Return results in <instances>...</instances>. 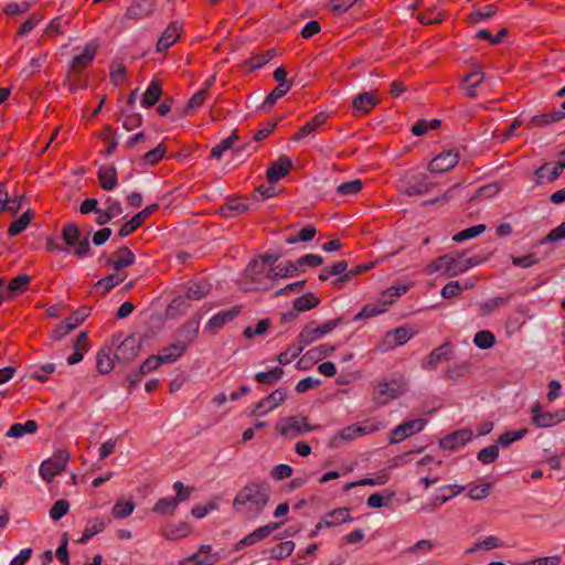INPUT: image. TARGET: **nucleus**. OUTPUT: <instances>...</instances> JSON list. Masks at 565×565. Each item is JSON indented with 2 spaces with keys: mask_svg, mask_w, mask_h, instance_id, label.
<instances>
[{
  "mask_svg": "<svg viewBox=\"0 0 565 565\" xmlns=\"http://www.w3.org/2000/svg\"><path fill=\"white\" fill-rule=\"evenodd\" d=\"M271 495V487L265 480L255 479L248 481L239 489L233 500V510L247 519L258 518Z\"/></svg>",
  "mask_w": 565,
  "mask_h": 565,
  "instance_id": "obj_1",
  "label": "nucleus"
},
{
  "mask_svg": "<svg viewBox=\"0 0 565 565\" xmlns=\"http://www.w3.org/2000/svg\"><path fill=\"white\" fill-rule=\"evenodd\" d=\"M475 258H462L460 254H446L437 257L427 266V273L433 275L440 273L443 276L457 277L476 266Z\"/></svg>",
  "mask_w": 565,
  "mask_h": 565,
  "instance_id": "obj_2",
  "label": "nucleus"
},
{
  "mask_svg": "<svg viewBox=\"0 0 565 565\" xmlns=\"http://www.w3.org/2000/svg\"><path fill=\"white\" fill-rule=\"evenodd\" d=\"M343 322L342 318L328 320L321 326H317L315 321L308 322L299 332L296 343V350L292 358H297L306 347L331 333L337 327Z\"/></svg>",
  "mask_w": 565,
  "mask_h": 565,
  "instance_id": "obj_3",
  "label": "nucleus"
},
{
  "mask_svg": "<svg viewBox=\"0 0 565 565\" xmlns=\"http://www.w3.org/2000/svg\"><path fill=\"white\" fill-rule=\"evenodd\" d=\"M382 428L381 423L351 424L337 431L328 441L329 448H341L358 437L373 434Z\"/></svg>",
  "mask_w": 565,
  "mask_h": 565,
  "instance_id": "obj_4",
  "label": "nucleus"
},
{
  "mask_svg": "<svg viewBox=\"0 0 565 565\" xmlns=\"http://www.w3.org/2000/svg\"><path fill=\"white\" fill-rule=\"evenodd\" d=\"M406 391L402 379H384L377 383L372 393L376 406L382 407L396 399Z\"/></svg>",
  "mask_w": 565,
  "mask_h": 565,
  "instance_id": "obj_5",
  "label": "nucleus"
},
{
  "mask_svg": "<svg viewBox=\"0 0 565 565\" xmlns=\"http://www.w3.org/2000/svg\"><path fill=\"white\" fill-rule=\"evenodd\" d=\"M295 266L290 262L286 265H277L268 270L257 259L249 262L246 271L253 281L260 284L259 276L264 275L269 281L296 276Z\"/></svg>",
  "mask_w": 565,
  "mask_h": 565,
  "instance_id": "obj_6",
  "label": "nucleus"
},
{
  "mask_svg": "<svg viewBox=\"0 0 565 565\" xmlns=\"http://www.w3.org/2000/svg\"><path fill=\"white\" fill-rule=\"evenodd\" d=\"M318 428H320L319 425H310L308 418L302 415L287 416L276 424V430L288 439H295Z\"/></svg>",
  "mask_w": 565,
  "mask_h": 565,
  "instance_id": "obj_7",
  "label": "nucleus"
},
{
  "mask_svg": "<svg viewBox=\"0 0 565 565\" xmlns=\"http://www.w3.org/2000/svg\"><path fill=\"white\" fill-rule=\"evenodd\" d=\"M62 238L67 246H73V253L79 257L84 258L90 253V245L88 235L83 239L81 238V230L75 223H66L62 228Z\"/></svg>",
  "mask_w": 565,
  "mask_h": 565,
  "instance_id": "obj_8",
  "label": "nucleus"
},
{
  "mask_svg": "<svg viewBox=\"0 0 565 565\" xmlns=\"http://www.w3.org/2000/svg\"><path fill=\"white\" fill-rule=\"evenodd\" d=\"M70 460V454L65 449L55 450L53 456L42 461L40 465V476L46 482H52L55 476L60 475Z\"/></svg>",
  "mask_w": 565,
  "mask_h": 565,
  "instance_id": "obj_9",
  "label": "nucleus"
},
{
  "mask_svg": "<svg viewBox=\"0 0 565 565\" xmlns=\"http://www.w3.org/2000/svg\"><path fill=\"white\" fill-rule=\"evenodd\" d=\"M416 333V330L409 327H398L388 330L379 342L377 349L382 352L391 351L407 343Z\"/></svg>",
  "mask_w": 565,
  "mask_h": 565,
  "instance_id": "obj_10",
  "label": "nucleus"
},
{
  "mask_svg": "<svg viewBox=\"0 0 565 565\" xmlns=\"http://www.w3.org/2000/svg\"><path fill=\"white\" fill-rule=\"evenodd\" d=\"M434 182L427 174L418 173L402 180L401 192L406 196H419L431 191Z\"/></svg>",
  "mask_w": 565,
  "mask_h": 565,
  "instance_id": "obj_11",
  "label": "nucleus"
},
{
  "mask_svg": "<svg viewBox=\"0 0 565 565\" xmlns=\"http://www.w3.org/2000/svg\"><path fill=\"white\" fill-rule=\"evenodd\" d=\"M426 425L427 420L424 418L411 419L399 424L391 431L390 444H399L406 438L422 431Z\"/></svg>",
  "mask_w": 565,
  "mask_h": 565,
  "instance_id": "obj_12",
  "label": "nucleus"
},
{
  "mask_svg": "<svg viewBox=\"0 0 565 565\" xmlns=\"http://www.w3.org/2000/svg\"><path fill=\"white\" fill-rule=\"evenodd\" d=\"M135 254L128 247L120 246L109 258L106 259L105 266L111 268L116 273H119L122 268L135 264Z\"/></svg>",
  "mask_w": 565,
  "mask_h": 565,
  "instance_id": "obj_13",
  "label": "nucleus"
},
{
  "mask_svg": "<svg viewBox=\"0 0 565 565\" xmlns=\"http://www.w3.org/2000/svg\"><path fill=\"white\" fill-rule=\"evenodd\" d=\"M459 154L452 150L443 151L437 154L428 164L431 173H444L456 167Z\"/></svg>",
  "mask_w": 565,
  "mask_h": 565,
  "instance_id": "obj_14",
  "label": "nucleus"
},
{
  "mask_svg": "<svg viewBox=\"0 0 565 565\" xmlns=\"http://www.w3.org/2000/svg\"><path fill=\"white\" fill-rule=\"evenodd\" d=\"M287 396V390L286 388H278L274 392H271L268 396L260 399L256 405L255 408L252 411V415H265L266 413L273 411L282 402L285 401Z\"/></svg>",
  "mask_w": 565,
  "mask_h": 565,
  "instance_id": "obj_15",
  "label": "nucleus"
},
{
  "mask_svg": "<svg viewBox=\"0 0 565 565\" xmlns=\"http://www.w3.org/2000/svg\"><path fill=\"white\" fill-rule=\"evenodd\" d=\"M158 204L153 203L148 206H146L142 211L135 214L129 221L124 223L118 231V236L126 237L130 235L132 232H135L137 228H139L145 220L149 217L157 209Z\"/></svg>",
  "mask_w": 565,
  "mask_h": 565,
  "instance_id": "obj_16",
  "label": "nucleus"
},
{
  "mask_svg": "<svg viewBox=\"0 0 565 565\" xmlns=\"http://www.w3.org/2000/svg\"><path fill=\"white\" fill-rule=\"evenodd\" d=\"M558 156L559 160L555 163L552 172L547 177H545V172L550 167L548 163L542 164L534 171L537 184L552 183L561 177L563 170L565 169V149L561 151Z\"/></svg>",
  "mask_w": 565,
  "mask_h": 565,
  "instance_id": "obj_17",
  "label": "nucleus"
},
{
  "mask_svg": "<svg viewBox=\"0 0 565 565\" xmlns=\"http://www.w3.org/2000/svg\"><path fill=\"white\" fill-rule=\"evenodd\" d=\"M451 359V343L445 341L441 345L435 348L428 356L422 362L424 370H435L444 361Z\"/></svg>",
  "mask_w": 565,
  "mask_h": 565,
  "instance_id": "obj_18",
  "label": "nucleus"
},
{
  "mask_svg": "<svg viewBox=\"0 0 565 565\" xmlns=\"http://www.w3.org/2000/svg\"><path fill=\"white\" fill-rule=\"evenodd\" d=\"M141 341L135 335L127 337L117 348L115 358L117 360L130 361L139 355Z\"/></svg>",
  "mask_w": 565,
  "mask_h": 565,
  "instance_id": "obj_19",
  "label": "nucleus"
},
{
  "mask_svg": "<svg viewBox=\"0 0 565 565\" xmlns=\"http://www.w3.org/2000/svg\"><path fill=\"white\" fill-rule=\"evenodd\" d=\"M154 3L151 0H134L127 8L125 17L131 20H142L152 15Z\"/></svg>",
  "mask_w": 565,
  "mask_h": 565,
  "instance_id": "obj_20",
  "label": "nucleus"
},
{
  "mask_svg": "<svg viewBox=\"0 0 565 565\" xmlns=\"http://www.w3.org/2000/svg\"><path fill=\"white\" fill-rule=\"evenodd\" d=\"M292 167V161L287 156H280L277 161L273 162L267 169L266 178L270 184L279 182Z\"/></svg>",
  "mask_w": 565,
  "mask_h": 565,
  "instance_id": "obj_21",
  "label": "nucleus"
},
{
  "mask_svg": "<svg viewBox=\"0 0 565 565\" xmlns=\"http://www.w3.org/2000/svg\"><path fill=\"white\" fill-rule=\"evenodd\" d=\"M241 306H234L231 309L222 310L215 313L205 324V329L213 332L222 329L225 324L233 321L241 312Z\"/></svg>",
  "mask_w": 565,
  "mask_h": 565,
  "instance_id": "obj_22",
  "label": "nucleus"
},
{
  "mask_svg": "<svg viewBox=\"0 0 565 565\" xmlns=\"http://www.w3.org/2000/svg\"><path fill=\"white\" fill-rule=\"evenodd\" d=\"M471 430L459 429L440 439L439 447L444 450H455L465 446L471 439Z\"/></svg>",
  "mask_w": 565,
  "mask_h": 565,
  "instance_id": "obj_23",
  "label": "nucleus"
},
{
  "mask_svg": "<svg viewBox=\"0 0 565 565\" xmlns=\"http://www.w3.org/2000/svg\"><path fill=\"white\" fill-rule=\"evenodd\" d=\"M484 81V74L479 71L470 72L466 74L460 83L459 87L463 90L465 96L469 98H476L478 96V87L481 86V84Z\"/></svg>",
  "mask_w": 565,
  "mask_h": 565,
  "instance_id": "obj_24",
  "label": "nucleus"
},
{
  "mask_svg": "<svg viewBox=\"0 0 565 565\" xmlns=\"http://www.w3.org/2000/svg\"><path fill=\"white\" fill-rule=\"evenodd\" d=\"M181 29V23L177 21L171 22L159 38L157 42V51L163 52L172 46L178 41Z\"/></svg>",
  "mask_w": 565,
  "mask_h": 565,
  "instance_id": "obj_25",
  "label": "nucleus"
},
{
  "mask_svg": "<svg viewBox=\"0 0 565 565\" xmlns=\"http://www.w3.org/2000/svg\"><path fill=\"white\" fill-rule=\"evenodd\" d=\"M96 56V46L92 43L86 44L79 54L74 55L70 63V70L74 73L85 68Z\"/></svg>",
  "mask_w": 565,
  "mask_h": 565,
  "instance_id": "obj_26",
  "label": "nucleus"
},
{
  "mask_svg": "<svg viewBox=\"0 0 565 565\" xmlns=\"http://www.w3.org/2000/svg\"><path fill=\"white\" fill-rule=\"evenodd\" d=\"M531 413L533 415V424L537 427L547 428L556 425L559 422V418L556 414L550 412H543L540 403H535Z\"/></svg>",
  "mask_w": 565,
  "mask_h": 565,
  "instance_id": "obj_27",
  "label": "nucleus"
},
{
  "mask_svg": "<svg viewBox=\"0 0 565 565\" xmlns=\"http://www.w3.org/2000/svg\"><path fill=\"white\" fill-rule=\"evenodd\" d=\"M188 350L186 342L175 341L169 347L162 349L158 354L162 364H169L175 362L181 358Z\"/></svg>",
  "mask_w": 565,
  "mask_h": 565,
  "instance_id": "obj_28",
  "label": "nucleus"
},
{
  "mask_svg": "<svg viewBox=\"0 0 565 565\" xmlns=\"http://www.w3.org/2000/svg\"><path fill=\"white\" fill-rule=\"evenodd\" d=\"M73 349H74L73 354H71L67 358L68 364H76V363L81 362L84 358V354L88 351L89 343H88L87 332L81 331L76 335V338L73 340Z\"/></svg>",
  "mask_w": 565,
  "mask_h": 565,
  "instance_id": "obj_29",
  "label": "nucleus"
},
{
  "mask_svg": "<svg viewBox=\"0 0 565 565\" xmlns=\"http://www.w3.org/2000/svg\"><path fill=\"white\" fill-rule=\"evenodd\" d=\"M97 178L105 191L114 190L118 183L117 170L114 166H100L97 171Z\"/></svg>",
  "mask_w": 565,
  "mask_h": 565,
  "instance_id": "obj_30",
  "label": "nucleus"
},
{
  "mask_svg": "<svg viewBox=\"0 0 565 565\" xmlns=\"http://www.w3.org/2000/svg\"><path fill=\"white\" fill-rule=\"evenodd\" d=\"M335 348L333 345L329 344H322L316 348H312L306 352V354L297 362V367L299 370H303L305 367L301 366L303 362H317L326 356L330 355Z\"/></svg>",
  "mask_w": 565,
  "mask_h": 565,
  "instance_id": "obj_31",
  "label": "nucleus"
},
{
  "mask_svg": "<svg viewBox=\"0 0 565 565\" xmlns=\"http://www.w3.org/2000/svg\"><path fill=\"white\" fill-rule=\"evenodd\" d=\"M252 210V205L241 202L237 199H228L225 204L220 207V214L226 218H232Z\"/></svg>",
  "mask_w": 565,
  "mask_h": 565,
  "instance_id": "obj_32",
  "label": "nucleus"
},
{
  "mask_svg": "<svg viewBox=\"0 0 565 565\" xmlns=\"http://www.w3.org/2000/svg\"><path fill=\"white\" fill-rule=\"evenodd\" d=\"M327 113L321 111L317 114L310 121L305 124L298 132L292 137L294 141H299L303 139L306 136L315 132L320 126H322L327 120Z\"/></svg>",
  "mask_w": 565,
  "mask_h": 565,
  "instance_id": "obj_33",
  "label": "nucleus"
},
{
  "mask_svg": "<svg viewBox=\"0 0 565 565\" xmlns=\"http://www.w3.org/2000/svg\"><path fill=\"white\" fill-rule=\"evenodd\" d=\"M211 286L201 281H192L185 286L184 299L199 301L210 294Z\"/></svg>",
  "mask_w": 565,
  "mask_h": 565,
  "instance_id": "obj_34",
  "label": "nucleus"
},
{
  "mask_svg": "<svg viewBox=\"0 0 565 565\" xmlns=\"http://www.w3.org/2000/svg\"><path fill=\"white\" fill-rule=\"evenodd\" d=\"M352 520L348 508L332 510L323 516V523L327 527L337 526L342 523L351 522Z\"/></svg>",
  "mask_w": 565,
  "mask_h": 565,
  "instance_id": "obj_35",
  "label": "nucleus"
},
{
  "mask_svg": "<svg viewBox=\"0 0 565 565\" xmlns=\"http://www.w3.org/2000/svg\"><path fill=\"white\" fill-rule=\"evenodd\" d=\"M108 521L104 518H96L87 521L83 536L78 540V543L86 544L93 536L102 533Z\"/></svg>",
  "mask_w": 565,
  "mask_h": 565,
  "instance_id": "obj_36",
  "label": "nucleus"
},
{
  "mask_svg": "<svg viewBox=\"0 0 565 565\" xmlns=\"http://www.w3.org/2000/svg\"><path fill=\"white\" fill-rule=\"evenodd\" d=\"M376 104L377 99L370 92L358 95L352 102L354 110L363 115L367 114Z\"/></svg>",
  "mask_w": 565,
  "mask_h": 565,
  "instance_id": "obj_37",
  "label": "nucleus"
},
{
  "mask_svg": "<svg viewBox=\"0 0 565 565\" xmlns=\"http://www.w3.org/2000/svg\"><path fill=\"white\" fill-rule=\"evenodd\" d=\"M39 428V425L35 420L30 419L25 423H14L11 425L9 430L7 431L6 436L9 438H21L25 434H35Z\"/></svg>",
  "mask_w": 565,
  "mask_h": 565,
  "instance_id": "obj_38",
  "label": "nucleus"
},
{
  "mask_svg": "<svg viewBox=\"0 0 565 565\" xmlns=\"http://www.w3.org/2000/svg\"><path fill=\"white\" fill-rule=\"evenodd\" d=\"M161 94L162 88L160 82L157 79L151 81L142 96L141 106L143 108L152 107L160 99Z\"/></svg>",
  "mask_w": 565,
  "mask_h": 565,
  "instance_id": "obj_39",
  "label": "nucleus"
},
{
  "mask_svg": "<svg viewBox=\"0 0 565 565\" xmlns=\"http://www.w3.org/2000/svg\"><path fill=\"white\" fill-rule=\"evenodd\" d=\"M96 367L100 374H108L114 369L110 348H102L96 355Z\"/></svg>",
  "mask_w": 565,
  "mask_h": 565,
  "instance_id": "obj_40",
  "label": "nucleus"
},
{
  "mask_svg": "<svg viewBox=\"0 0 565 565\" xmlns=\"http://www.w3.org/2000/svg\"><path fill=\"white\" fill-rule=\"evenodd\" d=\"M125 279H126V276L120 273L110 274V275H107L106 277L99 279L96 282L95 288L97 291H100L102 295H105L108 291H110L114 287H116L120 282H122Z\"/></svg>",
  "mask_w": 565,
  "mask_h": 565,
  "instance_id": "obj_41",
  "label": "nucleus"
},
{
  "mask_svg": "<svg viewBox=\"0 0 565 565\" xmlns=\"http://www.w3.org/2000/svg\"><path fill=\"white\" fill-rule=\"evenodd\" d=\"M200 328V319L192 320L185 323L182 328L178 330L179 341L186 342V347L194 341L199 333Z\"/></svg>",
  "mask_w": 565,
  "mask_h": 565,
  "instance_id": "obj_42",
  "label": "nucleus"
},
{
  "mask_svg": "<svg viewBox=\"0 0 565 565\" xmlns=\"http://www.w3.org/2000/svg\"><path fill=\"white\" fill-rule=\"evenodd\" d=\"M565 118V110H554L546 114L535 115L531 118L530 124L532 126H547L552 122L561 121Z\"/></svg>",
  "mask_w": 565,
  "mask_h": 565,
  "instance_id": "obj_43",
  "label": "nucleus"
},
{
  "mask_svg": "<svg viewBox=\"0 0 565 565\" xmlns=\"http://www.w3.org/2000/svg\"><path fill=\"white\" fill-rule=\"evenodd\" d=\"M191 530L188 523L180 522L178 524H170L163 530V536L168 540L174 541L185 537L190 534Z\"/></svg>",
  "mask_w": 565,
  "mask_h": 565,
  "instance_id": "obj_44",
  "label": "nucleus"
},
{
  "mask_svg": "<svg viewBox=\"0 0 565 565\" xmlns=\"http://www.w3.org/2000/svg\"><path fill=\"white\" fill-rule=\"evenodd\" d=\"M239 137L237 131L234 130L227 138L221 140L217 145H215L211 150V157L220 160L225 151L230 150L234 142L238 140Z\"/></svg>",
  "mask_w": 565,
  "mask_h": 565,
  "instance_id": "obj_45",
  "label": "nucleus"
},
{
  "mask_svg": "<svg viewBox=\"0 0 565 565\" xmlns=\"http://www.w3.org/2000/svg\"><path fill=\"white\" fill-rule=\"evenodd\" d=\"M320 300L312 292L302 295L294 300V309L298 312H305L319 305Z\"/></svg>",
  "mask_w": 565,
  "mask_h": 565,
  "instance_id": "obj_46",
  "label": "nucleus"
},
{
  "mask_svg": "<svg viewBox=\"0 0 565 565\" xmlns=\"http://www.w3.org/2000/svg\"><path fill=\"white\" fill-rule=\"evenodd\" d=\"M527 433L529 431L525 428L519 430L504 431L498 437L495 445H498V447L501 446L503 448H508L514 441H518L522 439L524 436H526Z\"/></svg>",
  "mask_w": 565,
  "mask_h": 565,
  "instance_id": "obj_47",
  "label": "nucleus"
},
{
  "mask_svg": "<svg viewBox=\"0 0 565 565\" xmlns=\"http://www.w3.org/2000/svg\"><path fill=\"white\" fill-rule=\"evenodd\" d=\"M285 372L280 366H275L268 372H258L255 380L262 384H274L284 376Z\"/></svg>",
  "mask_w": 565,
  "mask_h": 565,
  "instance_id": "obj_48",
  "label": "nucleus"
},
{
  "mask_svg": "<svg viewBox=\"0 0 565 565\" xmlns=\"http://www.w3.org/2000/svg\"><path fill=\"white\" fill-rule=\"evenodd\" d=\"M387 307L388 306L384 301L379 305H366L362 308L360 312L355 315L354 320L356 321L360 319H369L376 317L381 313H384L387 310Z\"/></svg>",
  "mask_w": 565,
  "mask_h": 565,
  "instance_id": "obj_49",
  "label": "nucleus"
},
{
  "mask_svg": "<svg viewBox=\"0 0 565 565\" xmlns=\"http://www.w3.org/2000/svg\"><path fill=\"white\" fill-rule=\"evenodd\" d=\"M295 550V543L292 541L281 542L270 548V558L282 559L291 555Z\"/></svg>",
  "mask_w": 565,
  "mask_h": 565,
  "instance_id": "obj_50",
  "label": "nucleus"
},
{
  "mask_svg": "<svg viewBox=\"0 0 565 565\" xmlns=\"http://www.w3.org/2000/svg\"><path fill=\"white\" fill-rule=\"evenodd\" d=\"M178 505L179 503L178 500H175V498H162L158 500L157 503L154 504L153 512L163 515L172 514L177 510Z\"/></svg>",
  "mask_w": 565,
  "mask_h": 565,
  "instance_id": "obj_51",
  "label": "nucleus"
},
{
  "mask_svg": "<svg viewBox=\"0 0 565 565\" xmlns=\"http://www.w3.org/2000/svg\"><path fill=\"white\" fill-rule=\"evenodd\" d=\"M290 90L289 87H281L280 85L276 86L264 99L260 109L268 110L270 109L278 99L284 97Z\"/></svg>",
  "mask_w": 565,
  "mask_h": 565,
  "instance_id": "obj_52",
  "label": "nucleus"
},
{
  "mask_svg": "<svg viewBox=\"0 0 565 565\" xmlns=\"http://www.w3.org/2000/svg\"><path fill=\"white\" fill-rule=\"evenodd\" d=\"M486 231L484 224H477L471 227H468L461 232H458L452 236V241L456 243H461L468 239H471Z\"/></svg>",
  "mask_w": 565,
  "mask_h": 565,
  "instance_id": "obj_53",
  "label": "nucleus"
},
{
  "mask_svg": "<svg viewBox=\"0 0 565 565\" xmlns=\"http://www.w3.org/2000/svg\"><path fill=\"white\" fill-rule=\"evenodd\" d=\"M135 510V503L131 500L117 501L113 507V515L115 519H126Z\"/></svg>",
  "mask_w": 565,
  "mask_h": 565,
  "instance_id": "obj_54",
  "label": "nucleus"
},
{
  "mask_svg": "<svg viewBox=\"0 0 565 565\" xmlns=\"http://www.w3.org/2000/svg\"><path fill=\"white\" fill-rule=\"evenodd\" d=\"M473 343L482 350L490 349L495 343L494 334L491 331L482 330L475 334Z\"/></svg>",
  "mask_w": 565,
  "mask_h": 565,
  "instance_id": "obj_55",
  "label": "nucleus"
},
{
  "mask_svg": "<svg viewBox=\"0 0 565 565\" xmlns=\"http://www.w3.org/2000/svg\"><path fill=\"white\" fill-rule=\"evenodd\" d=\"M31 212L28 210L25 211L17 221H14L9 230L8 234L9 236H15L20 233H22L30 224L31 222Z\"/></svg>",
  "mask_w": 565,
  "mask_h": 565,
  "instance_id": "obj_56",
  "label": "nucleus"
},
{
  "mask_svg": "<svg viewBox=\"0 0 565 565\" xmlns=\"http://www.w3.org/2000/svg\"><path fill=\"white\" fill-rule=\"evenodd\" d=\"M30 280L31 277L28 275H20L12 279L8 285V292L10 294V297L12 298L18 294L23 292Z\"/></svg>",
  "mask_w": 565,
  "mask_h": 565,
  "instance_id": "obj_57",
  "label": "nucleus"
},
{
  "mask_svg": "<svg viewBox=\"0 0 565 565\" xmlns=\"http://www.w3.org/2000/svg\"><path fill=\"white\" fill-rule=\"evenodd\" d=\"M362 181L354 179L338 185L337 192L343 196L355 195L362 190Z\"/></svg>",
  "mask_w": 565,
  "mask_h": 565,
  "instance_id": "obj_58",
  "label": "nucleus"
},
{
  "mask_svg": "<svg viewBox=\"0 0 565 565\" xmlns=\"http://www.w3.org/2000/svg\"><path fill=\"white\" fill-rule=\"evenodd\" d=\"M408 288H409L408 285H395V286L388 287L383 292V300H384V302L387 306H390L391 303H393L395 301V299H397L402 295L406 294Z\"/></svg>",
  "mask_w": 565,
  "mask_h": 565,
  "instance_id": "obj_59",
  "label": "nucleus"
},
{
  "mask_svg": "<svg viewBox=\"0 0 565 565\" xmlns=\"http://www.w3.org/2000/svg\"><path fill=\"white\" fill-rule=\"evenodd\" d=\"M498 457H499V447L495 444L482 448L477 454L478 460L484 465L494 462Z\"/></svg>",
  "mask_w": 565,
  "mask_h": 565,
  "instance_id": "obj_60",
  "label": "nucleus"
},
{
  "mask_svg": "<svg viewBox=\"0 0 565 565\" xmlns=\"http://www.w3.org/2000/svg\"><path fill=\"white\" fill-rule=\"evenodd\" d=\"M275 55V50H268L262 53L260 55L252 56L247 61V64L249 65L250 70H258L266 65Z\"/></svg>",
  "mask_w": 565,
  "mask_h": 565,
  "instance_id": "obj_61",
  "label": "nucleus"
},
{
  "mask_svg": "<svg viewBox=\"0 0 565 565\" xmlns=\"http://www.w3.org/2000/svg\"><path fill=\"white\" fill-rule=\"evenodd\" d=\"M166 153V147L162 143H159L156 148L146 152L142 157L145 164L153 166L158 161H160Z\"/></svg>",
  "mask_w": 565,
  "mask_h": 565,
  "instance_id": "obj_62",
  "label": "nucleus"
},
{
  "mask_svg": "<svg viewBox=\"0 0 565 565\" xmlns=\"http://www.w3.org/2000/svg\"><path fill=\"white\" fill-rule=\"evenodd\" d=\"M495 7L493 4H488L483 9L473 11L469 14V20L472 23H479L483 20L490 19L495 14Z\"/></svg>",
  "mask_w": 565,
  "mask_h": 565,
  "instance_id": "obj_63",
  "label": "nucleus"
},
{
  "mask_svg": "<svg viewBox=\"0 0 565 565\" xmlns=\"http://www.w3.org/2000/svg\"><path fill=\"white\" fill-rule=\"evenodd\" d=\"M509 297H494L487 300L481 305V312L484 316L492 313L498 308L505 306L509 302Z\"/></svg>",
  "mask_w": 565,
  "mask_h": 565,
  "instance_id": "obj_64",
  "label": "nucleus"
}]
</instances>
